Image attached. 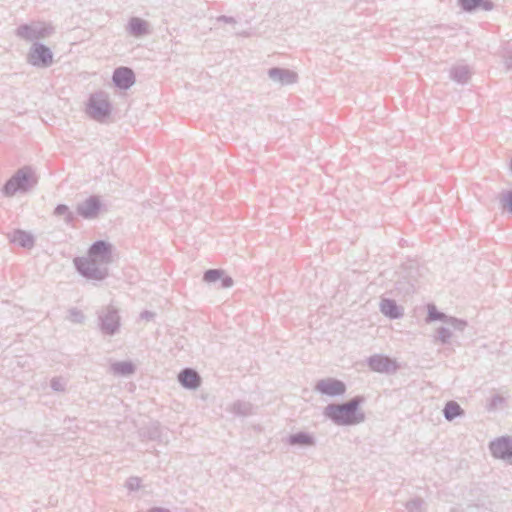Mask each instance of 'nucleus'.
<instances>
[{
	"label": "nucleus",
	"instance_id": "f257e3e1",
	"mask_svg": "<svg viewBox=\"0 0 512 512\" xmlns=\"http://www.w3.org/2000/svg\"><path fill=\"white\" fill-rule=\"evenodd\" d=\"M363 396H355L344 403H331L324 409V415L337 426H354L365 421L366 416L361 409Z\"/></svg>",
	"mask_w": 512,
	"mask_h": 512
},
{
	"label": "nucleus",
	"instance_id": "f03ea898",
	"mask_svg": "<svg viewBox=\"0 0 512 512\" xmlns=\"http://www.w3.org/2000/svg\"><path fill=\"white\" fill-rule=\"evenodd\" d=\"M110 247L103 241L94 243L88 252V257L76 261L78 270L86 277L101 279L104 274L96 267L98 263L108 261Z\"/></svg>",
	"mask_w": 512,
	"mask_h": 512
},
{
	"label": "nucleus",
	"instance_id": "7ed1b4c3",
	"mask_svg": "<svg viewBox=\"0 0 512 512\" xmlns=\"http://www.w3.org/2000/svg\"><path fill=\"white\" fill-rule=\"evenodd\" d=\"M491 455L512 465V437L501 436L489 443Z\"/></svg>",
	"mask_w": 512,
	"mask_h": 512
},
{
	"label": "nucleus",
	"instance_id": "20e7f679",
	"mask_svg": "<svg viewBox=\"0 0 512 512\" xmlns=\"http://www.w3.org/2000/svg\"><path fill=\"white\" fill-rule=\"evenodd\" d=\"M366 363L370 370L382 374H394L399 369L395 359L383 354H374L367 358Z\"/></svg>",
	"mask_w": 512,
	"mask_h": 512
},
{
	"label": "nucleus",
	"instance_id": "39448f33",
	"mask_svg": "<svg viewBox=\"0 0 512 512\" xmlns=\"http://www.w3.org/2000/svg\"><path fill=\"white\" fill-rule=\"evenodd\" d=\"M33 182L32 174L29 170L23 169L17 172L5 185V193L14 195L20 190H26Z\"/></svg>",
	"mask_w": 512,
	"mask_h": 512
},
{
	"label": "nucleus",
	"instance_id": "423d86ee",
	"mask_svg": "<svg viewBox=\"0 0 512 512\" xmlns=\"http://www.w3.org/2000/svg\"><path fill=\"white\" fill-rule=\"evenodd\" d=\"M33 182L32 174L29 170L23 169L17 172L5 185V193L14 195L20 190H26Z\"/></svg>",
	"mask_w": 512,
	"mask_h": 512
},
{
	"label": "nucleus",
	"instance_id": "0eeeda50",
	"mask_svg": "<svg viewBox=\"0 0 512 512\" xmlns=\"http://www.w3.org/2000/svg\"><path fill=\"white\" fill-rule=\"evenodd\" d=\"M346 390V384L341 380L331 377L322 379V395L338 397L344 395Z\"/></svg>",
	"mask_w": 512,
	"mask_h": 512
},
{
	"label": "nucleus",
	"instance_id": "6e6552de",
	"mask_svg": "<svg viewBox=\"0 0 512 512\" xmlns=\"http://www.w3.org/2000/svg\"><path fill=\"white\" fill-rule=\"evenodd\" d=\"M52 54L48 48L44 46H36L30 53L29 61L33 65L47 66L52 63Z\"/></svg>",
	"mask_w": 512,
	"mask_h": 512
},
{
	"label": "nucleus",
	"instance_id": "1a4fd4ad",
	"mask_svg": "<svg viewBox=\"0 0 512 512\" xmlns=\"http://www.w3.org/2000/svg\"><path fill=\"white\" fill-rule=\"evenodd\" d=\"M379 307L381 313L390 319H399L403 316V309L393 299L382 298Z\"/></svg>",
	"mask_w": 512,
	"mask_h": 512
},
{
	"label": "nucleus",
	"instance_id": "9d476101",
	"mask_svg": "<svg viewBox=\"0 0 512 512\" xmlns=\"http://www.w3.org/2000/svg\"><path fill=\"white\" fill-rule=\"evenodd\" d=\"M470 77L471 69L466 64L458 63L450 69V78L459 84H466L470 80Z\"/></svg>",
	"mask_w": 512,
	"mask_h": 512
},
{
	"label": "nucleus",
	"instance_id": "9b49d317",
	"mask_svg": "<svg viewBox=\"0 0 512 512\" xmlns=\"http://www.w3.org/2000/svg\"><path fill=\"white\" fill-rule=\"evenodd\" d=\"M114 82L120 88H128L134 82L133 72L127 68L117 69L114 73Z\"/></svg>",
	"mask_w": 512,
	"mask_h": 512
},
{
	"label": "nucleus",
	"instance_id": "f8f14e48",
	"mask_svg": "<svg viewBox=\"0 0 512 512\" xmlns=\"http://www.w3.org/2000/svg\"><path fill=\"white\" fill-rule=\"evenodd\" d=\"M443 415L447 421H452L464 415V410L456 401H448L444 406Z\"/></svg>",
	"mask_w": 512,
	"mask_h": 512
},
{
	"label": "nucleus",
	"instance_id": "ddd939ff",
	"mask_svg": "<svg viewBox=\"0 0 512 512\" xmlns=\"http://www.w3.org/2000/svg\"><path fill=\"white\" fill-rule=\"evenodd\" d=\"M12 241L24 248H31L34 244L33 237L29 233L22 230H17L13 233Z\"/></svg>",
	"mask_w": 512,
	"mask_h": 512
},
{
	"label": "nucleus",
	"instance_id": "4468645a",
	"mask_svg": "<svg viewBox=\"0 0 512 512\" xmlns=\"http://www.w3.org/2000/svg\"><path fill=\"white\" fill-rule=\"evenodd\" d=\"M179 381L188 388H196L199 385V377L195 371L184 370L179 375Z\"/></svg>",
	"mask_w": 512,
	"mask_h": 512
},
{
	"label": "nucleus",
	"instance_id": "2eb2a0df",
	"mask_svg": "<svg viewBox=\"0 0 512 512\" xmlns=\"http://www.w3.org/2000/svg\"><path fill=\"white\" fill-rule=\"evenodd\" d=\"M409 277V280H398L396 282V289L404 295L411 294L415 291L416 283L415 280L412 279V271L409 272Z\"/></svg>",
	"mask_w": 512,
	"mask_h": 512
},
{
	"label": "nucleus",
	"instance_id": "dca6fc26",
	"mask_svg": "<svg viewBox=\"0 0 512 512\" xmlns=\"http://www.w3.org/2000/svg\"><path fill=\"white\" fill-rule=\"evenodd\" d=\"M99 209V203L96 199L91 198L88 199L84 204L79 208L80 213L85 217H92L96 215Z\"/></svg>",
	"mask_w": 512,
	"mask_h": 512
},
{
	"label": "nucleus",
	"instance_id": "f3484780",
	"mask_svg": "<svg viewBox=\"0 0 512 512\" xmlns=\"http://www.w3.org/2000/svg\"><path fill=\"white\" fill-rule=\"evenodd\" d=\"M427 310H428L427 317H426L427 323H430L433 321H442V322L446 323L449 318V316L446 315L445 313L438 311L434 304H428Z\"/></svg>",
	"mask_w": 512,
	"mask_h": 512
},
{
	"label": "nucleus",
	"instance_id": "a211bd4d",
	"mask_svg": "<svg viewBox=\"0 0 512 512\" xmlns=\"http://www.w3.org/2000/svg\"><path fill=\"white\" fill-rule=\"evenodd\" d=\"M498 200L501 208L512 214V190L502 191Z\"/></svg>",
	"mask_w": 512,
	"mask_h": 512
},
{
	"label": "nucleus",
	"instance_id": "6ab92c4d",
	"mask_svg": "<svg viewBox=\"0 0 512 512\" xmlns=\"http://www.w3.org/2000/svg\"><path fill=\"white\" fill-rule=\"evenodd\" d=\"M405 506L408 512H425V502L421 498H413Z\"/></svg>",
	"mask_w": 512,
	"mask_h": 512
},
{
	"label": "nucleus",
	"instance_id": "aec40b11",
	"mask_svg": "<svg viewBox=\"0 0 512 512\" xmlns=\"http://www.w3.org/2000/svg\"><path fill=\"white\" fill-rule=\"evenodd\" d=\"M89 112L94 117H101L107 114L108 112V104L105 101L100 102L99 107L96 106L94 102L90 104Z\"/></svg>",
	"mask_w": 512,
	"mask_h": 512
},
{
	"label": "nucleus",
	"instance_id": "412c9836",
	"mask_svg": "<svg viewBox=\"0 0 512 512\" xmlns=\"http://www.w3.org/2000/svg\"><path fill=\"white\" fill-rule=\"evenodd\" d=\"M483 0H459V5L466 12L475 11L480 8Z\"/></svg>",
	"mask_w": 512,
	"mask_h": 512
},
{
	"label": "nucleus",
	"instance_id": "4be33fe9",
	"mask_svg": "<svg viewBox=\"0 0 512 512\" xmlns=\"http://www.w3.org/2000/svg\"><path fill=\"white\" fill-rule=\"evenodd\" d=\"M452 333L449 328L439 327L437 329L436 340L440 341L442 344H448L450 342V338Z\"/></svg>",
	"mask_w": 512,
	"mask_h": 512
},
{
	"label": "nucleus",
	"instance_id": "5701e85b",
	"mask_svg": "<svg viewBox=\"0 0 512 512\" xmlns=\"http://www.w3.org/2000/svg\"><path fill=\"white\" fill-rule=\"evenodd\" d=\"M446 324H448L454 330H457V331H463L467 326V322L465 320L458 319V318H455L452 316H449Z\"/></svg>",
	"mask_w": 512,
	"mask_h": 512
},
{
	"label": "nucleus",
	"instance_id": "b1692460",
	"mask_svg": "<svg viewBox=\"0 0 512 512\" xmlns=\"http://www.w3.org/2000/svg\"><path fill=\"white\" fill-rule=\"evenodd\" d=\"M505 402L504 397L500 395H494L489 402L488 409L489 410H495L497 409L501 404Z\"/></svg>",
	"mask_w": 512,
	"mask_h": 512
},
{
	"label": "nucleus",
	"instance_id": "393cba45",
	"mask_svg": "<svg viewBox=\"0 0 512 512\" xmlns=\"http://www.w3.org/2000/svg\"><path fill=\"white\" fill-rule=\"evenodd\" d=\"M222 276V272L219 271V270H209L205 273V276H204V279L207 281V282H214L216 280H218L219 278H221Z\"/></svg>",
	"mask_w": 512,
	"mask_h": 512
},
{
	"label": "nucleus",
	"instance_id": "a878e982",
	"mask_svg": "<svg viewBox=\"0 0 512 512\" xmlns=\"http://www.w3.org/2000/svg\"><path fill=\"white\" fill-rule=\"evenodd\" d=\"M131 28L133 32H135L136 34H140L142 31L145 30L143 23H141L138 20H134L131 22Z\"/></svg>",
	"mask_w": 512,
	"mask_h": 512
},
{
	"label": "nucleus",
	"instance_id": "bb28decb",
	"mask_svg": "<svg viewBox=\"0 0 512 512\" xmlns=\"http://www.w3.org/2000/svg\"><path fill=\"white\" fill-rule=\"evenodd\" d=\"M293 443L310 444L311 440L306 435H299L293 438Z\"/></svg>",
	"mask_w": 512,
	"mask_h": 512
},
{
	"label": "nucleus",
	"instance_id": "cd10ccee",
	"mask_svg": "<svg viewBox=\"0 0 512 512\" xmlns=\"http://www.w3.org/2000/svg\"><path fill=\"white\" fill-rule=\"evenodd\" d=\"M480 8L485 11H491L494 8V3L491 0H483L481 2Z\"/></svg>",
	"mask_w": 512,
	"mask_h": 512
},
{
	"label": "nucleus",
	"instance_id": "c85d7f7f",
	"mask_svg": "<svg viewBox=\"0 0 512 512\" xmlns=\"http://www.w3.org/2000/svg\"><path fill=\"white\" fill-rule=\"evenodd\" d=\"M504 63L507 69H512V50L507 51L504 57Z\"/></svg>",
	"mask_w": 512,
	"mask_h": 512
},
{
	"label": "nucleus",
	"instance_id": "c756f323",
	"mask_svg": "<svg viewBox=\"0 0 512 512\" xmlns=\"http://www.w3.org/2000/svg\"><path fill=\"white\" fill-rule=\"evenodd\" d=\"M223 285H224L225 287H229V286H231V285H232V280H231L230 278H225V279L223 280Z\"/></svg>",
	"mask_w": 512,
	"mask_h": 512
},
{
	"label": "nucleus",
	"instance_id": "7c9ffc66",
	"mask_svg": "<svg viewBox=\"0 0 512 512\" xmlns=\"http://www.w3.org/2000/svg\"><path fill=\"white\" fill-rule=\"evenodd\" d=\"M65 209H66L65 207H58L57 212L62 213V212H64Z\"/></svg>",
	"mask_w": 512,
	"mask_h": 512
},
{
	"label": "nucleus",
	"instance_id": "2f4dec72",
	"mask_svg": "<svg viewBox=\"0 0 512 512\" xmlns=\"http://www.w3.org/2000/svg\"><path fill=\"white\" fill-rule=\"evenodd\" d=\"M510 169H511V171H512V159H511Z\"/></svg>",
	"mask_w": 512,
	"mask_h": 512
}]
</instances>
